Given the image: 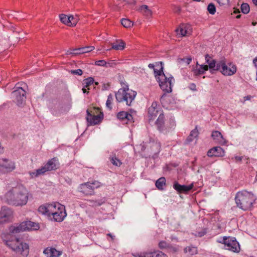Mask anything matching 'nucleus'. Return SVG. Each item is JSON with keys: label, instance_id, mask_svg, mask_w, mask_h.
Here are the masks:
<instances>
[{"label": "nucleus", "instance_id": "5fc2aeb1", "mask_svg": "<svg viewBox=\"0 0 257 257\" xmlns=\"http://www.w3.org/2000/svg\"><path fill=\"white\" fill-rule=\"evenodd\" d=\"M166 179L164 177H162V185L165 184Z\"/></svg>", "mask_w": 257, "mask_h": 257}, {"label": "nucleus", "instance_id": "a878e982", "mask_svg": "<svg viewBox=\"0 0 257 257\" xmlns=\"http://www.w3.org/2000/svg\"><path fill=\"white\" fill-rule=\"evenodd\" d=\"M132 255L134 257H160V254L158 251L154 252H134Z\"/></svg>", "mask_w": 257, "mask_h": 257}, {"label": "nucleus", "instance_id": "79ce46f5", "mask_svg": "<svg viewBox=\"0 0 257 257\" xmlns=\"http://www.w3.org/2000/svg\"><path fill=\"white\" fill-rule=\"evenodd\" d=\"M70 73L72 74L80 76L83 74V71L81 69H78L77 70H72L70 71Z\"/></svg>", "mask_w": 257, "mask_h": 257}, {"label": "nucleus", "instance_id": "2eb2a0df", "mask_svg": "<svg viewBox=\"0 0 257 257\" xmlns=\"http://www.w3.org/2000/svg\"><path fill=\"white\" fill-rule=\"evenodd\" d=\"M205 60L208 64V68H209L211 72L219 70L220 60L216 62L215 60L211 58L208 54L205 55Z\"/></svg>", "mask_w": 257, "mask_h": 257}, {"label": "nucleus", "instance_id": "9d476101", "mask_svg": "<svg viewBox=\"0 0 257 257\" xmlns=\"http://www.w3.org/2000/svg\"><path fill=\"white\" fill-rule=\"evenodd\" d=\"M220 67L218 70L223 75L231 76L236 72V67L235 65L231 63H226L225 59L220 60Z\"/></svg>", "mask_w": 257, "mask_h": 257}, {"label": "nucleus", "instance_id": "a18cd8bd", "mask_svg": "<svg viewBox=\"0 0 257 257\" xmlns=\"http://www.w3.org/2000/svg\"><path fill=\"white\" fill-rule=\"evenodd\" d=\"M219 4H221L222 5H225L226 4H228L229 3L230 0H217Z\"/></svg>", "mask_w": 257, "mask_h": 257}, {"label": "nucleus", "instance_id": "aec40b11", "mask_svg": "<svg viewBox=\"0 0 257 257\" xmlns=\"http://www.w3.org/2000/svg\"><path fill=\"white\" fill-rule=\"evenodd\" d=\"M224 155V151L220 147H215L210 149L207 152L208 157H222Z\"/></svg>", "mask_w": 257, "mask_h": 257}, {"label": "nucleus", "instance_id": "5701e85b", "mask_svg": "<svg viewBox=\"0 0 257 257\" xmlns=\"http://www.w3.org/2000/svg\"><path fill=\"white\" fill-rule=\"evenodd\" d=\"M211 136L216 143L220 145H225L226 143V140L223 138L220 132L217 131H213Z\"/></svg>", "mask_w": 257, "mask_h": 257}, {"label": "nucleus", "instance_id": "dca6fc26", "mask_svg": "<svg viewBox=\"0 0 257 257\" xmlns=\"http://www.w3.org/2000/svg\"><path fill=\"white\" fill-rule=\"evenodd\" d=\"M3 159L5 161L3 163V174L10 173L16 169L15 163L14 161L7 158H3Z\"/></svg>", "mask_w": 257, "mask_h": 257}, {"label": "nucleus", "instance_id": "ddd939ff", "mask_svg": "<svg viewBox=\"0 0 257 257\" xmlns=\"http://www.w3.org/2000/svg\"><path fill=\"white\" fill-rule=\"evenodd\" d=\"M78 191L85 196H91L95 194L91 187L90 181L81 184L78 187Z\"/></svg>", "mask_w": 257, "mask_h": 257}, {"label": "nucleus", "instance_id": "f3484780", "mask_svg": "<svg viewBox=\"0 0 257 257\" xmlns=\"http://www.w3.org/2000/svg\"><path fill=\"white\" fill-rule=\"evenodd\" d=\"M94 49V46H87L67 51V54L78 55L91 52Z\"/></svg>", "mask_w": 257, "mask_h": 257}, {"label": "nucleus", "instance_id": "c85d7f7f", "mask_svg": "<svg viewBox=\"0 0 257 257\" xmlns=\"http://www.w3.org/2000/svg\"><path fill=\"white\" fill-rule=\"evenodd\" d=\"M125 43L122 40H117L115 43L111 44V48L107 49L106 51H109L111 49H114L116 50H122L125 47Z\"/></svg>", "mask_w": 257, "mask_h": 257}, {"label": "nucleus", "instance_id": "cd10ccee", "mask_svg": "<svg viewBox=\"0 0 257 257\" xmlns=\"http://www.w3.org/2000/svg\"><path fill=\"white\" fill-rule=\"evenodd\" d=\"M25 230H38L39 228L38 223L32 222L31 221H27L23 222Z\"/></svg>", "mask_w": 257, "mask_h": 257}, {"label": "nucleus", "instance_id": "39448f33", "mask_svg": "<svg viewBox=\"0 0 257 257\" xmlns=\"http://www.w3.org/2000/svg\"><path fill=\"white\" fill-rule=\"evenodd\" d=\"M6 244L14 251L21 254L24 256H26L28 254L29 249L28 244L21 242L18 238L14 240H7Z\"/></svg>", "mask_w": 257, "mask_h": 257}, {"label": "nucleus", "instance_id": "1a4fd4ad", "mask_svg": "<svg viewBox=\"0 0 257 257\" xmlns=\"http://www.w3.org/2000/svg\"><path fill=\"white\" fill-rule=\"evenodd\" d=\"M53 211L51 212V216H53L54 221H62L66 216V212L64 206L58 202H55L53 205Z\"/></svg>", "mask_w": 257, "mask_h": 257}, {"label": "nucleus", "instance_id": "3c124183", "mask_svg": "<svg viewBox=\"0 0 257 257\" xmlns=\"http://www.w3.org/2000/svg\"><path fill=\"white\" fill-rule=\"evenodd\" d=\"M107 236H109L111 238V240L113 241L115 239V236L113 235L111 233H108L107 234Z\"/></svg>", "mask_w": 257, "mask_h": 257}, {"label": "nucleus", "instance_id": "e433bc0d", "mask_svg": "<svg viewBox=\"0 0 257 257\" xmlns=\"http://www.w3.org/2000/svg\"><path fill=\"white\" fill-rule=\"evenodd\" d=\"M241 10L242 13H243L244 14H247L249 12V5L246 3H243L241 5Z\"/></svg>", "mask_w": 257, "mask_h": 257}, {"label": "nucleus", "instance_id": "9b49d317", "mask_svg": "<svg viewBox=\"0 0 257 257\" xmlns=\"http://www.w3.org/2000/svg\"><path fill=\"white\" fill-rule=\"evenodd\" d=\"M26 93L25 90L21 87H17L12 92L14 101L19 106H21L25 103L26 99Z\"/></svg>", "mask_w": 257, "mask_h": 257}, {"label": "nucleus", "instance_id": "37998d69", "mask_svg": "<svg viewBox=\"0 0 257 257\" xmlns=\"http://www.w3.org/2000/svg\"><path fill=\"white\" fill-rule=\"evenodd\" d=\"M95 64L96 65H98V66H104L106 65V62L105 60H98V61H96L95 62Z\"/></svg>", "mask_w": 257, "mask_h": 257}, {"label": "nucleus", "instance_id": "ea45409f", "mask_svg": "<svg viewBox=\"0 0 257 257\" xmlns=\"http://www.w3.org/2000/svg\"><path fill=\"white\" fill-rule=\"evenodd\" d=\"M90 183L93 191H94L95 189L98 188L102 185V184L100 182L96 180L90 182Z\"/></svg>", "mask_w": 257, "mask_h": 257}, {"label": "nucleus", "instance_id": "13d9d810", "mask_svg": "<svg viewBox=\"0 0 257 257\" xmlns=\"http://www.w3.org/2000/svg\"><path fill=\"white\" fill-rule=\"evenodd\" d=\"M162 257H167V255L162 253Z\"/></svg>", "mask_w": 257, "mask_h": 257}, {"label": "nucleus", "instance_id": "c756f323", "mask_svg": "<svg viewBox=\"0 0 257 257\" xmlns=\"http://www.w3.org/2000/svg\"><path fill=\"white\" fill-rule=\"evenodd\" d=\"M139 11L146 17H149L152 15V11L149 9L147 5L141 6Z\"/></svg>", "mask_w": 257, "mask_h": 257}, {"label": "nucleus", "instance_id": "6e6552de", "mask_svg": "<svg viewBox=\"0 0 257 257\" xmlns=\"http://www.w3.org/2000/svg\"><path fill=\"white\" fill-rule=\"evenodd\" d=\"M160 110V105L157 101L153 102L151 106L148 108L149 121L150 123L152 121L154 120L159 115L158 118L155 122V123L157 125L158 129H160V127L159 120L160 117L161 116V113L159 114Z\"/></svg>", "mask_w": 257, "mask_h": 257}, {"label": "nucleus", "instance_id": "393cba45", "mask_svg": "<svg viewBox=\"0 0 257 257\" xmlns=\"http://www.w3.org/2000/svg\"><path fill=\"white\" fill-rule=\"evenodd\" d=\"M117 117L119 119L124 121L125 123L132 122L133 119L132 115L126 111H120L117 113Z\"/></svg>", "mask_w": 257, "mask_h": 257}, {"label": "nucleus", "instance_id": "052dcab7", "mask_svg": "<svg viewBox=\"0 0 257 257\" xmlns=\"http://www.w3.org/2000/svg\"><path fill=\"white\" fill-rule=\"evenodd\" d=\"M158 245H159V246H161V242H159L158 243Z\"/></svg>", "mask_w": 257, "mask_h": 257}, {"label": "nucleus", "instance_id": "4d7b16f0", "mask_svg": "<svg viewBox=\"0 0 257 257\" xmlns=\"http://www.w3.org/2000/svg\"><path fill=\"white\" fill-rule=\"evenodd\" d=\"M239 13V11L237 9L235 10L234 11V13Z\"/></svg>", "mask_w": 257, "mask_h": 257}, {"label": "nucleus", "instance_id": "f257e3e1", "mask_svg": "<svg viewBox=\"0 0 257 257\" xmlns=\"http://www.w3.org/2000/svg\"><path fill=\"white\" fill-rule=\"evenodd\" d=\"M29 198L27 189L22 185H18L8 191L4 195V199L8 204L22 206L27 204Z\"/></svg>", "mask_w": 257, "mask_h": 257}, {"label": "nucleus", "instance_id": "f704fd0d", "mask_svg": "<svg viewBox=\"0 0 257 257\" xmlns=\"http://www.w3.org/2000/svg\"><path fill=\"white\" fill-rule=\"evenodd\" d=\"M93 82L94 79L92 77H90L83 80V84L84 87L88 88L90 85L93 84Z\"/></svg>", "mask_w": 257, "mask_h": 257}, {"label": "nucleus", "instance_id": "49530a36", "mask_svg": "<svg viewBox=\"0 0 257 257\" xmlns=\"http://www.w3.org/2000/svg\"><path fill=\"white\" fill-rule=\"evenodd\" d=\"M191 58H188L186 59H181V61L184 62L186 64V65H189L190 62L191 61Z\"/></svg>", "mask_w": 257, "mask_h": 257}, {"label": "nucleus", "instance_id": "6ab92c4d", "mask_svg": "<svg viewBox=\"0 0 257 257\" xmlns=\"http://www.w3.org/2000/svg\"><path fill=\"white\" fill-rule=\"evenodd\" d=\"M53 204H46L45 205H41L38 208L39 213L51 217V212L53 211Z\"/></svg>", "mask_w": 257, "mask_h": 257}, {"label": "nucleus", "instance_id": "0eeeda50", "mask_svg": "<svg viewBox=\"0 0 257 257\" xmlns=\"http://www.w3.org/2000/svg\"><path fill=\"white\" fill-rule=\"evenodd\" d=\"M217 241L224 244L226 249L232 252H239L240 250V245L235 237L224 236Z\"/></svg>", "mask_w": 257, "mask_h": 257}, {"label": "nucleus", "instance_id": "473e14b6", "mask_svg": "<svg viewBox=\"0 0 257 257\" xmlns=\"http://www.w3.org/2000/svg\"><path fill=\"white\" fill-rule=\"evenodd\" d=\"M208 70V65H201L199 67L195 70V74L196 75L203 74L206 71Z\"/></svg>", "mask_w": 257, "mask_h": 257}, {"label": "nucleus", "instance_id": "bb28decb", "mask_svg": "<svg viewBox=\"0 0 257 257\" xmlns=\"http://www.w3.org/2000/svg\"><path fill=\"white\" fill-rule=\"evenodd\" d=\"M9 230L12 234H16L25 231L23 222L19 224L12 225L10 227Z\"/></svg>", "mask_w": 257, "mask_h": 257}, {"label": "nucleus", "instance_id": "8fccbe9b", "mask_svg": "<svg viewBox=\"0 0 257 257\" xmlns=\"http://www.w3.org/2000/svg\"><path fill=\"white\" fill-rule=\"evenodd\" d=\"M243 158L242 156H235L234 159L236 162H240L242 161Z\"/></svg>", "mask_w": 257, "mask_h": 257}, {"label": "nucleus", "instance_id": "7ed1b4c3", "mask_svg": "<svg viewBox=\"0 0 257 257\" xmlns=\"http://www.w3.org/2000/svg\"><path fill=\"white\" fill-rule=\"evenodd\" d=\"M59 163L57 158H53L42 166L40 168L29 173L31 178H35L45 174L47 172L54 171L59 168Z\"/></svg>", "mask_w": 257, "mask_h": 257}, {"label": "nucleus", "instance_id": "4468645a", "mask_svg": "<svg viewBox=\"0 0 257 257\" xmlns=\"http://www.w3.org/2000/svg\"><path fill=\"white\" fill-rule=\"evenodd\" d=\"M59 18L63 24L69 27H74L77 23V19L72 15L67 16L62 14L59 15Z\"/></svg>", "mask_w": 257, "mask_h": 257}, {"label": "nucleus", "instance_id": "20e7f679", "mask_svg": "<svg viewBox=\"0 0 257 257\" xmlns=\"http://www.w3.org/2000/svg\"><path fill=\"white\" fill-rule=\"evenodd\" d=\"M136 95V91L130 89L127 86L117 91L115 93V98L118 102H125L127 105L130 106Z\"/></svg>", "mask_w": 257, "mask_h": 257}, {"label": "nucleus", "instance_id": "c03bdc74", "mask_svg": "<svg viewBox=\"0 0 257 257\" xmlns=\"http://www.w3.org/2000/svg\"><path fill=\"white\" fill-rule=\"evenodd\" d=\"M156 187L159 189L161 190V178H159L156 182L155 183Z\"/></svg>", "mask_w": 257, "mask_h": 257}, {"label": "nucleus", "instance_id": "423d86ee", "mask_svg": "<svg viewBox=\"0 0 257 257\" xmlns=\"http://www.w3.org/2000/svg\"><path fill=\"white\" fill-rule=\"evenodd\" d=\"M86 112V119L89 125L98 124L103 118V114L98 108L93 107L91 109H88Z\"/></svg>", "mask_w": 257, "mask_h": 257}, {"label": "nucleus", "instance_id": "603ef678", "mask_svg": "<svg viewBox=\"0 0 257 257\" xmlns=\"http://www.w3.org/2000/svg\"><path fill=\"white\" fill-rule=\"evenodd\" d=\"M251 96L250 95H247L244 97V101L249 100L251 99Z\"/></svg>", "mask_w": 257, "mask_h": 257}, {"label": "nucleus", "instance_id": "2f4dec72", "mask_svg": "<svg viewBox=\"0 0 257 257\" xmlns=\"http://www.w3.org/2000/svg\"><path fill=\"white\" fill-rule=\"evenodd\" d=\"M198 131L197 129V127H195L194 130H193L188 138L187 139V141L188 142H192L194 139L196 138L198 135Z\"/></svg>", "mask_w": 257, "mask_h": 257}, {"label": "nucleus", "instance_id": "b1692460", "mask_svg": "<svg viewBox=\"0 0 257 257\" xmlns=\"http://www.w3.org/2000/svg\"><path fill=\"white\" fill-rule=\"evenodd\" d=\"M43 252L48 257H58L62 254L61 251L53 247H47L44 249Z\"/></svg>", "mask_w": 257, "mask_h": 257}, {"label": "nucleus", "instance_id": "864d4df0", "mask_svg": "<svg viewBox=\"0 0 257 257\" xmlns=\"http://www.w3.org/2000/svg\"><path fill=\"white\" fill-rule=\"evenodd\" d=\"M86 87H84V86H83V88H82V91H83V92L84 93H89V91L87 90V89H86Z\"/></svg>", "mask_w": 257, "mask_h": 257}, {"label": "nucleus", "instance_id": "412c9836", "mask_svg": "<svg viewBox=\"0 0 257 257\" xmlns=\"http://www.w3.org/2000/svg\"><path fill=\"white\" fill-rule=\"evenodd\" d=\"M13 214V212L11 208L7 206H3L1 208L0 217L2 218H4L5 220L9 219L12 216Z\"/></svg>", "mask_w": 257, "mask_h": 257}, {"label": "nucleus", "instance_id": "72a5a7b5", "mask_svg": "<svg viewBox=\"0 0 257 257\" xmlns=\"http://www.w3.org/2000/svg\"><path fill=\"white\" fill-rule=\"evenodd\" d=\"M122 25L125 28H131L133 26V23L127 19H122L121 20Z\"/></svg>", "mask_w": 257, "mask_h": 257}, {"label": "nucleus", "instance_id": "bf43d9fd", "mask_svg": "<svg viewBox=\"0 0 257 257\" xmlns=\"http://www.w3.org/2000/svg\"><path fill=\"white\" fill-rule=\"evenodd\" d=\"M241 17V15H238L237 16H236V18L237 19H239Z\"/></svg>", "mask_w": 257, "mask_h": 257}, {"label": "nucleus", "instance_id": "4be33fe9", "mask_svg": "<svg viewBox=\"0 0 257 257\" xmlns=\"http://www.w3.org/2000/svg\"><path fill=\"white\" fill-rule=\"evenodd\" d=\"M193 184L188 186L180 185L177 182H175L173 185L174 188L179 193H187L193 188Z\"/></svg>", "mask_w": 257, "mask_h": 257}, {"label": "nucleus", "instance_id": "09e8293b", "mask_svg": "<svg viewBox=\"0 0 257 257\" xmlns=\"http://www.w3.org/2000/svg\"><path fill=\"white\" fill-rule=\"evenodd\" d=\"M159 62H156V66H157L159 65ZM160 63L161 64V62H160ZM155 65L154 64H149V65H148V67L150 68H151V69H153L155 68Z\"/></svg>", "mask_w": 257, "mask_h": 257}, {"label": "nucleus", "instance_id": "f03ea898", "mask_svg": "<svg viewBox=\"0 0 257 257\" xmlns=\"http://www.w3.org/2000/svg\"><path fill=\"white\" fill-rule=\"evenodd\" d=\"M255 200L254 195L246 190L238 192L235 197L236 206L244 211L251 209Z\"/></svg>", "mask_w": 257, "mask_h": 257}, {"label": "nucleus", "instance_id": "4c0bfd02", "mask_svg": "<svg viewBox=\"0 0 257 257\" xmlns=\"http://www.w3.org/2000/svg\"><path fill=\"white\" fill-rule=\"evenodd\" d=\"M207 11L211 15H214L216 12V8L213 3L209 4L207 6Z\"/></svg>", "mask_w": 257, "mask_h": 257}, {"label": "nucleus", "instance_id": "f8f14e48", "mask_svg": "<svg viewBox=\"0 0 257 257\" xmlns=\"http://www.w3.org/2000/svg\"><path fill=\"white\" fill-rule=\"evenodd\" d=\"M163 68L162 67V76L165 77L164 81L162 82V90L166 93H170L172 91V87L174 82V79L171 75L168 77L163 72Z\"/></svg>", "mask_w": 257, "mask_h": 257}, {"label": "nucleus", "instance_id": "6e6d98bb", "mask_svg": "<svg viewBox=\"0 0 257 257\" xmlns=\"http://www.w3.org/2000/svg\"><path fill=\"white\" fill-rule=\"evenodd\" d=\"M252 2L256 6H257V0H252Z\"/></svg>", "mask_w": 257, "mask_h": 257}, {"label": "nucleus", "instance_id": "de8ad7c7", "mask_svg": "<svg viewBox=\"0 0 257 257\" xmlns=\"http://www.w3.org/2000/svg\"><path fill=\"white\" fill-rule=\"evenodd\" d=\"M189 88L190 89L193 90V91H196V85L194 83H191L189 85Z\"/></svg>", "mask_w": 257, "mask_h": 257}, {"label": "nucleus", "instance_id": "58836bf2", "mask_svg": "<svg viewBox=\"0 0 257 257\" xmlns=\"http://www.w3.org/2000/svg\"><path fill=\"white\" fill-rule=\"evenodd\" d=\"M110 161L113 165H115L116 166L119 167L122 164L121 162L115 156L112 157L111 158Z\"/></svg>", "mask_w": 257, "mask_h": 257}, {"label": "nucleus", "instance_id": "a211bd4d", "mask_svg": "<svg viewBox=\"0 0 257 257\" xmlns=\"http://www.w3.org/2000/svg\"><path fill=\"white\" fill-rule=\"evenodd\" d=\"M190 28L188 25L182 24L176 30L177 34L181 37L187 36L190 34Z\"/></svg>", "mask_w": 257, "mask_h": 257}, {"label": "nucleus", "instance_id": "7c9ffc66", "mask_svg": "<svg viewBox=\"0 0 257 257\" xmlns=\"http://www.w3.org/2000/svg\"><path fill=\"white\" fill-rule=\"evenodd\" d=\"M185 253H188L190 255L196 254L198 252L197 247L193 246H189L184 248Z\"/></svg>", "mask_w": 257, "mask_h": 257}, {"label": "nucleus", "instance_id": "a19ab883", "mask_svg": "<svg viewBox=\"0 0 257 257\" xmlns=\"http://www.w3.org/2000/svg\"><path fill=\"white\" fill-rule=\"evenodd\" d=\"M113 96L111 94H110L108 97L106 102V106L109 109H111V104L113 101Z\"/></svg>", "mask_w": 257, "mask_h": 257}, {"label": "nucleus", "instance_id": "c9c22d12", "mask_svg": "<svg viewBox=\"0 0 257 257\" xmlns=\"http://www.w3.org/2000/svg\"><path fill=\"white\" fill-rule=\"evenodd\" d=\"M154 72L159 85L161 87V79L160 78V76H161V69L160 70H158L154 68Z\"/></svg>", "mask_w": 257, "mask_h": 257}]
</instances>
